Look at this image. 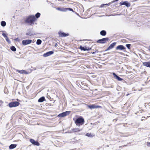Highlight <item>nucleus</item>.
<instances>
[{"label":"nucleus","instance_id":"f257e3e1","mask_svg":"<svg viewBox=\"0 0 150 150\" xmlns=\"http://www.w3.org/2000/svg\"><path fill=\"white\" fill-rule=\"evenodd\" d=\"M74 121L76 125L78 126L83 125L85 122L84 119L82 116H79L76 118Z\"/></svg>","mask_w":150,"mask_h":150},{"label":"nucleus","instance_id":"f03ea898","mask_svg":"<svg viewBox=\"0 0 150 150\" xmlns=\"http://www.w3.org/2000/svg\"><path fill=\"white\" fill-rule=\"evenodd\" d=\"M35 21L36 19L33 15H31L28 16L25 21V23H28L30 25L33 24L34 22Z\"/></svg>","mask_w":150,"mask_h":150},{"label":"nucleus","instance_id":"7ed1b4c3","mask_svg":"<svg viewBox=\"0 0 150 150\" xmlns=\"http://www.w3.org/2000/svg\"><path fill=\"white\" fill-rule=\"evenodd\" d=\"M109 40L108 37L103 38L102 39L98 40L96 41V42L100 44H105Z\"/></svg>","mask_w":150,"mask_h":150},{"label":"nucleus","instance_id":"20e7f679","mask_svg":"<svg viewBox=\"0 0 150 150\" xmlns=\"http://www.w3.org/2000/svg\"><path fill=\"white\" fill-rule=\"evenodd\" d=\"M20 104V103L19 102L14 101L9 103L8 104V105L9 107L11 108L17 107Z\"/></svg>","mask_w":150,"mask_h":150},{"label":"nucleus","instance_id":"39448f33","mask_svg":"<svg viewBox=\"0 0 150 150\" xmlns=\"http://www.w3.org/2000/svg\"><path fill=\"white\" fill-rule=\"evenodd\" d=\"M71 112L70 111H67L58 115L57 117H63L69 115Z\"/></svg>","mask_w":150,"mask_h":150},{"label":"nucleus","instance_id":"423d86ee","mask_svg":"<svg viewBox=\"0 0 150 150\" xmlns=\"http://www.w3.org/2000/svg\"><path fill=\"white\" fill-rule=\"evenodd\" d=\"M112 74L114 76V78L117 79L118 81H121L123 83L125 82L126 81L124 79L117 75L115 72H113Z\"/></svg>","mask_w":150,"mask_h":150},{"label":"nucleus","instance_id":"0eeeda50","mask_svg":"<svg viewBox=\"0 0 150 150\" xmlns=\"http://www.w3.org/2000/svg\"><path fill=\"white\" fill-rule=\"evenodd\" d=\"M27 33H25L26 35L32 36L35 35L36 34L33 31V28H29L27 30Z\"/></svg>","mask_w":150,"mask_h":150},{"label":"nucleus","instance_id":"6e6552de","mask_svg":"<svg viewBox=\"0 0 150 150\" xmlns=\"http://www.w3.org/2000/svg\"><path fill=\"white\" fill-rule=\"evenodd\" d=\"M32 42V40L30 39H26L22 41V43L23 45L25 46L30 44Z\"/></svg>","mask_w":150,"mask_h":150},{"label":"nucleus","instance_id":"1a4fd4ad","mask_svg":"<svg viewBox=\"0 0 150 150\" xmlns=\"http://www.w3.org/2000/svg\"><path fill=\"white\" fill-rule=\"evenodd\" d=\"M126 49V48L123 45H118L116 47L115 50H122L124 52H125L126 51L125 50Z\"/></svg>","mask_w":150,"mask_h":150},{"label":"nucleus","instance_id":"9d476101","mask_svg":"<svg viewBox=\"0 0 150 150\" xmlns=\"http://www.w3.org/2000/svg\"><path fill=\"white\" fill-rule=\"evenodd\" d=\"M79 49L83 51H88L91 49V47H86V46H82V45H80L79 47Z\"/></svg>","mask_w":150,"mask_h":150},{"label":"nucleus","instance_id":"9b49d317","mask_svg":"<svg viewBox=\"0 0 150 150\" xmlns=\"http://www.w3.org/2000/svg\"><path fill=\"white\" fill-rule=\"evenodd\" d=\"M30 142L34 146H39L40 145V143L37 141L32 139H30L29 140Z\"/></svg>","mask_w":150,"mask_h":150},{"label":"nucleus","instance_id":"f8f14e48","mask_svg":"<svg viewBox=\"0 0 150 150\" xmlns=\"http://www.w3.org/2000/svg\"><path fill=\"white\" fill-rule=\"evenodd\" d=\"M120 4L121 6L123 5H125L127 7H129L130 6V3L126 1L121 2L120 3Z\"/></svg>","mask_w":150,"mask_h":150},{"label":"nucleus","instance_id":"ddd939ff","mask_svg":"<svg viewBox=\"0 0 150 150\" xmlns=\"http://www.w3.org/2000/svg\"><path fill=\"white\" fill-rule=\"evenodd\" d=\"M58 34L60 37H65L68 36L69 34L68 33H65L63 32L59 31L58 32Z\"/></svg>","mask_w":150,"mask_h":150},{"label":"nucleus","instance_id":"4468645a","mask_svg":"<svg viewBox=\"0 0 150 150\" xmlns=\"http://www.w3.org/2000/svg\"><path fill=\"white\" fill-rule=\"evenodd\" d=\"M54 53V51H50L48 52H47L45 53H44L43 56L44 57H48L53 54Z\"/></svg>","mask_w":150,"mask_h":150},{"label":"nucleus","instance_id":"2eb2a0df","mask_svg":"<svg viewBox=\"0 0 150 150\" xmlns=\"http://www.w3.org/2000/svg\"><path fill=\"white\" fill-rule=\"evenodd\" d=\"M16 71L21 74H28L27 71L24 70H20L18 69H16Z\"/></svg>","mask_w":150,"mask_h":150},{"label":"nucleus","instance_id":"dca6fc26","mask_svg":"<svg viewBox=\"0 0 150 150\" xmlns=\"http://www.w3.org/2000/svg\"><path fill=\"white\" fill-rule=\"evenodd\" d=\"M143 65L146 67L150 68V61L143 62Z\"/></svg>","mask_w":150,"mask_h":150},{"label":"nucleus","instance_id":"f3484780","mask_svg":"<svg viewBox=\"0 0 150 150\" xmlns=\"http://www.w3.org/2000/svg\"><path fill=\"white\" fill-rule=\"evenodd\" d=\"M116 42H113L111 44L110 46L108 47V49H112L116 45Z\"/></svg>","mask_w":150,"mask_h":150},{"label":"nucleus","instance_id":"a211bd4d","mask_svg":"<svg viewBox=\"0 0 150 150\" xmlns=\"http://www.w3.org/2000/svg\"><path fill=\"white\" fill-rule=\"evenodd\" d=\"M45 99L44 96H42L38 100V102L39 103H42L45 100Z\"/></svg>","mask_w":150,"mask_h":150},{"label":"nucleus","instance_id":"6ab92c4d","mask_svg":"<svg viewBox=\"0 0 150 150\" xmlns=\"http://www.w3.org/2000/svg\"><path fill=\"white\" fill-rule=\"evenodd\" d=\"M57 9L59 11H61L65 12L66 11V8L63 7H59L57 8Z\"/></svg>","mask_w":150,"mask_h":150},{"label":"nucleus","instance_id":"aec40b11","mask_svg":"<svg viewBox=\"0 0 150 150\" xmlns=\"http://www.w3.org/2000/svg\"><path fill=\"white\" fill-rule=\"evenodd\" d=\"M106 31L104 30H103L101 31L100 32V34L102 36H105L106 35Z\"/></svg>","mask_w":150,"mask_h":150},{"label":"nucleus","instance_id":"412c9836","mask_svg":"<svg viewBox=\"0 0 150 150\" xmlns=\"http://www.w3.org/2000/svg\"><path fill=\"white\" fill-rule=\"evenodd\" d=\"M17 145L15 144H11L9 146V149H12L16 148Z\"/></svg>","mask_w":150,"mask_h":150},{"label":"nucleus","instance_id":"4be33fe9","mask_svg":"<svg viewBox=\"0 0 150 150\" xmlns=\"http://www.w3.org/2000/svg\"><path fill=\"white\" fill-rule=\"evenodd\" d=\"M82 129H80L79 128H75L73 129V130L74 132H76L81 131Z\"/></svg>","mask_w":150,"mask_h":150},{"label":"nucleus","instance_id":"5701e85b","mask_svg":"<svg viewBox=\"0 0 150 150\" xmlns=\"http://www.w3.org/2000/svg\"><path fill=\"white\" fill-rule=\"evenodd\" d=\"M88 107L90 109L95 108V105L92 104L90 105H87Z\"/></svg>","mask_w":150,"mask_h":150},{"label":"nucleus","instance_id":"b1692460","mask_svg":"<svg viewBox=\"0 0 150 150\" xmlns=\"http://www.w3.org/2000/svg\"><path fill=\"white\" fill-rule=\"evenodd\" d=\"M40 13L39 12L37 13L35 15V18L36 19V21L37 20V19L39 17H40Z\"/></svg>","mask_w":150,"mask_h":150},{"label":"nucleus","instance_id":"393cba45","mask_svg":"<svg viewBox=\"0 0 150 150\" xmlns=\"http://www.w3.org/2000/svg\"><path fill=\"white\" fill-rule=\"evenodd\" d=\"M42 41L40 39H38L37 40L36 43L37 45H39L42 43Z\"/></svg>","mask_w":150,"mask_h":150},{"label":"nucleus","instance_id":"a878e982","mask_svg":"<svg viewBox=\"0 0 150 150\" xmlns=\"http://www.w3.org/2000/svg\"><path fill=\"white\" fill-rule=\"evenodd\" d=\"M1 25L2 27H4L6 25V23L4 21H2L1 22Z\"/></svg>","mask_w":150,"mask_h":150},{"label":"nucleus","instance_id":"bb28decb","mask_svg":"<svg viewBox=\"0 0 150 150\" xmlns=\"http://www.w3.org/2000/svg\"><path fill=\"white\" fill-rule=\"evenodd\" d=\"M10 49L11 51L13 52H15L16 51V48L15 47L13 46H12L10 47Z\"/></svg>","mask_w":150,"mask_h":150},{"label":"nucleus","instance_id":"cd10ccee","mask_svg":"<svg viewBox=\"0 0 150 150\" xmlns=\"http://www.w3.org/2000/svg\"><path fill=\"white\" fill-rule=\"evenodd\" d=\"M66 11H72L73 12H75V11L73 10V9L70 8H66Z\"/></svg>","mask_w":150,"mask_h":150},{"label":"nucleus","instance_id":"c85d7f7f","mask_svg":"<svg viewBox=\"0 0 150 150\" xmlns=\"http://www.w3.org/2000/svg\"><path fill=\"white\" fill-rule=\"evenodd\" d=\"M126 46L129 49H130L131 46V45L130 44H127L126 45Z\"/></svg>","mask_w":150,"mask_h":150},{"label":"nucleus","instance_id":"c756f323","mask_svg":"<svg viewBox=\"0 0 150 150\" xmlns=\"http://www.w3.org/2000/svg\"><path fill=\"white\" fill-rule=\"evenodd\" d=\"M6 40L8 43L10 44L11 43V42L10 40L8 38V37H7V38H6Z\"/></svg>","mask_w":150,"mask_h":150},{"label":"nucleus","instance_id":"7c9ffc66","mask_svg":"<svg viewBox=\"0 0 150 150\" xmlns=\"http://www.w3.org/2000/svg\"><path fill=\"white\" fill-rule=\"evenodd\" d=\"M86 136L89 137H92L91 133H87L86 134Z\"/></svg>","mask_w":150,"mask_h":150},{"label":"nucleus","instance_id":"2f4dec72","mask_svg":"<svg viewBox=\"0 0 150 150\" xmlns=\"http://www.w3.org/2000/svg\"><path fill=\"white\" fill-rule=\"evenodd\" d=\"M99 52V51H98L97 50H96L94 52H91V53L93 54H95L96 53H98Z\"/></svg>","mask_w":150,"mask_h":150},{"label":"nucleus","instance_id":"473e14b6","mask_svg":"<svg viewBox=\"0 0 150 150\" xmlns=\"http://www.w3.org/2000/svg\"><path fill=\"white\" fill-rule=\"evenodd\" d=\"M2 35H3V36L4 38H6L7 37H8L7 34H6V33H2Z\"/></svg>","mask_w":150,"mask_h":150},{"label":"nucleus","instance_id":"72a5a7b5","mask_svg":"<svg viewBox=\"0 0 150 150\" xmlns=\"http://www.w3.org/2000/svg\"><path fill=\"white\" fill-rule=\"evenodd\" d=\"M95 108H101V106L98 105H95Z\"/></svg>","mask_w":150,"mask_h":150},{"label":"nucleus","instance_id":"f704fd0d","mask_svg":"<svg viewBox=\"0 0 150 150\" xmlns=\"http://www.w3.org/2000/svg\"><path fill=\"white\" fill-rule=\"evenodd\" d=\"M67 132L69 133H72L74 132H73V129H72V130L69 131Z\"/></svg>","mask_w":150,"mask_h":150},{"label":"nucleus","instance_id":"c9c22d12","mask_svg":"<svg viewBox=\"0 0 150 150\" xmlns=\"http://www.w3.org/2000/svg\"><path fill=\"white\" fill-rule=\"evenodd\" d=\"M4 93L6 94H8V90L5 89L4 90Z\"/></svg>","mask_w":150,"mask_h":150},{"label":"nucleus","instance_id":"e433bc0d","mask_svg":"<svg viewBox=\"0 0 150 150\" xmlns=\"http://www.w3.org/2000/svg\"><path fill=\"white\" fill-rule=\"evenodd\" d=\"M105 5V4H102L100 6V7L101 8L103 7Z\"/></svg>","mask_w":150,"mask_h":150},{"label":"nucleus","instance_id":"4c0bfd02","mask_svg":"<svg viewBox=\"0 0 150 150\" xmlns=\"http://www.w3.org/2000/svg\"><path fill=\"white\" fill-rule=\"evenodd\" d=\"M111 4V3H109L108 4H105V5H107V6H109Z\"/></svg>","mask_w":150,"mask_h":150},{"label":"nucleus","instance_id":"58836bf2","mask_svg":"<svg viewBox=\"0 0 150 150\" xmlns=\"http://www.w3.org/2000/svg\"><path fill=\"white\" fill-rule=\"evenodd\" d=\"M147 145L149 146H150V142H147Z\"/></svg>","mask_w":150,"mask_h":150},{"label":"nucleus","instance_id":"ea45409f","mask_svg":"<svg viewBox=\"0 0 150 150\" xmlns=\"http://www.w3.org/2000/svg\"><path fill=\"white\" fill-rule=\"evenodd\" d=\"M144 105L146 107V105H148V104H147V103H144Z\"/></svg>","mask_w":150,"mask_h":150},{"label":"nucleus","instance_id":"a19ab883","mask_svg":"<svg viewBox=\"0 0 150 150\" xmlns=\"http://www.w3.org/2000/svg\"><path fill=\"white\" fill-rule=\"evenodd\" d=\"M108 47L107 48V49L106 50H105V51L106 52V51H107L108 50H110V49H108Z\"/></svg>","mask_w":150,"mask_h":150},{"label":"nucleus","instance_id":"79ce46f5","mask_svg":"<svg viewBox=\"0 0 150 150\" xmlns=\"http://www.w3.org/2000/svg\"><path fill=\"white\" fill-rule=\"evenodd\" d=\"M115 2H116L115 1V0H113L112 1L111 3H114Z\"/></svg>","mask_w":150,"mask_h":150},{"label":"nucleus","instance_id":"37998d69","mask_svg":"<svg viewBox=\"0 0 150 150\" xmlns=\"http://www.w3.org/2000/svg\"><path fill=\"white\" fill-rule=\"evenodd\" d=\"M115 2H116L115 1V0H113L112 1L111 3H114Z\"/></svg>","mask_w":150,"mask_h":150},{"label":"nucleus","instance_id":"c03bdc74","mask_svg":"<svg viewBox=\"0 0 150 150\" xmlns=\"http://www.w3.org/2000/svg\"><path fill=\"white\" fill-rule=\"evenodd\" d=\"M74 13H76L77 15L78 16H79V13H76V12L75 11V12H74Z\"/></svg>","mask_w":150,"mask_h":150},{"label":"nucleus","instance_id":"a18cd8bd","mask_svg":"<svg viewBox=\"0 0 150 150\" xmlns=\"http://www.w3.org/2000/svg\"><path fill=\"white\" fill-rule=\"evenodd\" d=\"M109 54V53H104V54H103V56H104L105 55V54Z\"/></svg>","mask_w":150,"mask_h":150},{"label":"nucleus","instance_id":"49530a36","mask_svg":"<svg viewBox=\"0 0 150 150\" xmlns=\"http://www.w3.org/2000/svg\"><path fill=\"white\" fill-rule=\"evenodd\" d=\"M57 43H56L55 45H54V46L55 47H57Z\"/></svg>","mask_w":150,"mask_h":150},{"label":"nucleus","instance_id":"de8ad7c7","mask_svg":"<svg viewBox=\"0 0 150 150\" xmlns=\"http://www.w3.org/2000/svg\"><path fill=\"white\" fill-rule=\"evenodd\" d=\"M48 105L49 106H52V104H51V103H49Z\"/></svg>","mask_w":150,"mask_h":150},{"label":"nucleus","instance_id":"09e8293b","mask_svg":"<svg viewBox=\"0 0 150 150\" xmlns=\"http://www.w3.org/2000/svg\"><path fill=\"white\" fill-rule=\"evenodd\" d=\"M148 50L149 51H150V45L149 46V48L148 49Z\"/></svg>","mask_w":150,"mask_h":150},{"label":"nucleus","instance_id":"8fccbe9b","mask_svg":"<svg viewBox=\"0 0 150 150\" xmlns=\"http://www.w3.org/2000/svg\"><path fill=\"white\" fill-rule=\"evenodd\" d=\"M122 14L121 13H120V14H117V15H122Z\"/></svg>","mask_w":150,"mask_h":150},{"label":"nucleus","instance_id":"3c124183","mask_svg":"<svg viewBox=\"0 0 150 150\" xmlns=\"http://www.w3.org/2000/svg\"><path fill=\"white\" fill-rule=\"evenodd\" d=\"M148 106H149V108H150V107H149L150 105H149V104H148Z\"/></svg>","mask_w":150,"mask_h":150},{"label":"nucleus","instance_id":"603ef678","mask_svg":"<svg viewBox=\"0 0 150 150\" xmlns=\"http://www.w3.org/2000/svg\"><path fill=\"white\" fill-rule=\"evenodd\" d=\"M145 117H142V118H145Z\"/></svg>","mask_w":150,"mask_h":150},{"label":"nucleus","instance_id":"864d4df0","mask_svg":"<svg viewBox=\"0 0 150 150\" xmlns=\"http://www.w3.org/2000/svg\"><path fill=\"white\" fill-rule=\"evenodd\" d=\"M83 40V41L86 40Z\"/></svg>","mask_w":150,"mask_h":150},{"label":"nucleus","instance_id":"5fc2aeb1","mask_svg":"<svg viewBox=\"0 0 150 150\" xmlns=\"http://www.w3.org/2000/svg\"><path fill=\"white\" fill-rule=\"evenodd\" d=\"M119 0H115V1L117 2Z\"/></svg>","mask_w":150,"mask_h":150},{"label":"nucleus","instance_id":"6e6d98bb","mask_svg":"<svg viewBox=\"0 0 150 150\" xmlns=\"http://www.w3.org/2000/svg\"><path fill=\"white\" fill-rule=\"evenodd\" d=\"M18 39V38H17L16 39V40H17V39Z\"/></svg>","mask_w":150,"mask_h":150},{"label":"nucleus","instance_id":"4d7b16f0","mask_svg":"<svg viewBox=\"0 0 150 150\" xmlns=\"http://www.w3.org/2000/svg\"><path fill=\"white\" fill-rule=\"evenodd\" d=\"M127 146V145H124L123 146Z\"/></svg>","mask_w":150,"mask_h":150},{"label":"nucleus","instance_id":"13d9d810","mask_svg":"<svg viewBox=\"0 0 150 150\" xmlns=\"http://www.w3.org/2000/svg\"><path fill=\"white\" fill-rule=\"evenodd\" d=\"M129 94H127V96H128Z\"/></svg>","mask_w":150,"mask_h":150},{"label":"nucleus","instance_id":"bf43d9fd","mask_svg":"<svg viewBox=\"0 0 150 150\" xmlns=\"http://www.w3.org/2000/svg\"><path fill=\"white\" fill-rule=\"evenodd\" d=\"M121 147H122V146H119V148H121Z\"/></svg>","mask_w":150,"mask_h":150},{"label":"nucleus","instance_id":"052dcab7","mask_svg":"<svg viewBox=\"0 0 150 150\" xmlns=\"http://www.w3.org/2000/svg\"><path fill=\"white\" fill-rule=\"evenodd\" d=\"M47 103H46V105H47Z\"/></svg>","mask_w":150,"mask_h":150},{"label":"nucleus","instance_id":"680f3d73","mask_svg":"<svg viewBox=\"0 0 150 150\" xmlns=\"http://www.w3.org/2000/svg\"><path fill=\"white\" fill-rule=\"evenodd\" d=\"M80 83H82V82H80Z\"/></svg>","mask_w":150,"mask_h":150},{"label":"nucleus","instance_id":"e2e57ef3","mask_svg":"<svg viewBox=\"0 0 150 150\" xmlns=\"http://www.w3.org/2000/svg\"><path fill=\"white\" fill-rule=\"evenodd\" d=\"M14 16H13V17L14 18Z\"/></svg>","mask_w":150,"mask_h":150},{"label":"nucleus","instance_id":"0e129e2a","mask_svg":"<svg viewBox=\"0 0 150 150\" xmlns=\"http://www.w3.org/2000/svg\"><path fill=\"white\" fill-rule=\"evenodd\" d=\"M143 120V119H142V120H141L142 121V120Z\"/></svg>","mask_w":150,"mask_h":150}]
</instances>
